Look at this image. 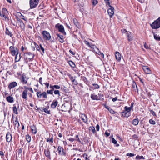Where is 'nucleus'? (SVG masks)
<instances>
[{
    "label": "nucleus",
    "mask_w": 160,
    "mask_h": 160,
    "mask_svg": "<svg viewBox=\"0 0 160 160\" xmlns=\"http://www.w3.org/2000/svg\"><path fill=\"white\" fill-rule=\"evenodd\" d=\"M43 111L45 112L46 113H48V114H50V110H48L47 109V108H43Z\"/></svg>",
    "instance_id": "obj_51"
},
{
    "label": "nucleus",
    "mask_w": 160,
    "mask_h": 160,
    "mask_svg": "<svg viewBox=\"0 0 160 160\" xmlns=\"http://www.w3.org/2000/svg\"><path fill=\"white\" fill-rule=\"evenodd\" d=\"M91 98L92 100H99L98 96L94 93L91 94Z\"/></svg>",
    "instance_id": "obj_18"
},
{
    "label": "nucleus",
    "mask_w": 160,
    "mask_h": 160,
    "mask_svg": "<svg viewBox=\"0 0 160 160\" xmlns=\"http://www.w3.org/2000/svg\"><path fill=\"white\" fill-rule=\"evenodd\" d=\"M105 3L106 5H108V6L110 7V6H111L110 4V2L108 0H105Z\"/></svg>",
    "instance_id": "obj_61"
},
{
    "label": "nucleus",
    "mask_w": 160,
    "mask_h": 160,
    "mask_svg": "<svg viewBox=\"0 0 160 160\" xmlns=\"http://www.w3.org/2000/svg\"><path fill=\"white\" fill-rule=\"evenodd\" d=\"M37 95L38 98H41L42 96L43 98H47V93L45 92H43L42 93H41L40 91L38 92H37Z\"/></svg>",
    "instance_id": "obj_9"
},
{
    "label": "nucleus",
    "mask_w": 160,
    "mask_h": 160,
    "mask_svg": "<svg viewBox=\"0 0 160 160\" xmlns=\"http://www.w3.org/2000/svg\"><path fill=\"white\" fill-rule=\"evenodd\" d=\"M9 50L12 56H14L17 54V53H18V50L16 47L10 46L9 48Z\"/></svg>",
    "instance_id": "obj_6"
},
{
    "label": "nucleus",
    "mask_w": 160,
    "mask_h": 160,
    "mask_svg": "<svg viewBox=\"0 0 160 160\" xmlns=\"http://www.w3.org/2000/svg\"><path fill=\"white\" fill-rule=\"evenodd\" d=\"M139 122L138 118L134 119L132 121V124L134 126H136L138 124Z\"/></svg>",
    "instance_id": "obj_25"
},
{
    "label": "nucleus",
    "mask_w": 160,
    "mask_h": 160,
    "mask_svg": "<svg viewBox=\"0 0 160 160\" xmlns=\"http://www.w3.org/2000/svg\"><path fill=\"white\" fill-rule=\"evenodd\" d=\"M5 33L7 35L9 36L10 37H11L12 35L7 28H6Z\"/></svg>",
    "instance_id": "obj_34"
},
{
    "label": "nucleus",
    "mask_w": 160,
    "mask_h": 160,
    "mask_svg": "<svg viewBox=\"0 0 160 160\" xmlns=\"http://www.w3.org/2000/svg\"><path fill=\"white\" fill-rule=\"evenodd\" d=\"M121 31L123 33H127L128 32L127 31V30L124 29H123L121 30Z\"/></svg>",
    "instance_id": "obj_62"
},
{
    "label": "nucleus",
    "mask_w": 160,
    "mask_h": 160,
    "mask_svg": "<svg viewBox=\"0 0 160 160\" xmlns=\"http://www.w3.org/2000/svg\"><path fill=\"white\" fill-rule=\"evenodd\" d=\"M103 106H104L105 108L107 109H109V107H108V106H107V104H104L103 105Z\"/></svg>",
    "instance_id": "obj_63"
},
{
    "label": "nucleus",
    "mask_w": 160,
    "mask_h": 160,
    "mask_svg": "<svg viewBox=\"0 0 160 160\" xmlns=\"http://www.w3.org/2000/svg\"><path fill=\"white\" fill-rule=\"evenodd\" d=\"M132 87L133 88H136L137 92H138V89H137V87L136 83L133 82L132 84Z\"/></svg>",
    "instance_id": "obj_50"
},
{
    "label": "nucleus",
    "mask_w": 160,
    "mask_h": 160,
    "mask_svg": "<svg viewBox=\"0 0 160 160\" xmlns=\"http://www.w3.org/2000/svg\"><path fill=\"white\" fill-rule=\"evenodd\" d=\"M68 140L69 141L72 142H73V141H74L75 140V139L72 138H69L68 139Z\"/></svg>",
    "instance_id": "obj_64"
},
{
    "label": "nucleus",
    "mask_w": 160,
    "mask_h": 160,
    "mask_svg": "<svg viewBox=\"0 0 160 160\" xmlns=\"http://www.w3.org/2000/svg\"><path fill=\"white\" fill-rule=\"evenodd\" d=\"M94 51L98 54L101 52L98 48H96V50H94Z\"/></svg>",
    "instance_id": "obj_58"
},
{
    "label": "nucleus",
    "mask_w": 160,
    "mask_h": 160,
    "mask_svg": "<svg viewBox=\"0 0 160 160\" xmlns=\"http://www.w3.org/2000/svg\"><path fill=\"white\" fill-rule=\"evenodd\" d=\"M149 123L152 125H155L156 123L152 119H150L149 120Z\"/></svg>",
    "instance_id": "obj_52"
},
{
    "label": "nucleus",
    "mask_w": 160,
    "mask_h": 160,
    "mask_svg": "<svg viewBox=\"0 0 160 160\" xmlns=\"http://www.w3.org/2000/svg\"><path fill=\"white\" fill-rule=\"evenodd\" d=\"M92 85L93 86L91 87V88L93 90L99 88V86L98 84L94 83L92 84Z\"/></svg>",
    "instance_id": "obj_33"
},
{
    "label": "nucleus",
    "mask_w": 160,
    "mask_h": 160,
    "mask_svg": "<svg viewBox=\"0 0 160 160\" xmlns=\"http://www.w3.org/2000/svg\"><path fill=\"white\" fill-rule=\"evenodd\" d=\"M151 26L153 29H157L160 27V18L154 21Z\"/></svg>",
    "instance_id": "obj_2"
},
{
    "label": "nucleus",
    "mask_w": 160,
    "mask_h": 160,
    "mask_svg": "<svg viewBox=\"0 0 160 160\" xmlns=\"http://www.w3.org/2000/svg\"><path fill=\"white\" fill-rule=\"evenodd\" d=\"M31 128L32 132L34 134H35L37 132V129L36 126L34 125H33L31 126Z\"/></svg>",
    "instance_id": "obj_24"
},
{
    "label": "nucleus",
    "mask_w": 160,
    "mask_h": 160,
    "mask_svg": "<svg viewBox=\"0 0 160 160\" xmlns=\"http://www.w3.org/2000/svg\"><path fill=\"white\" fill-rule=\"evenodd\" d=\"M81 78L85 83H87L88 82V81L86 77L84 76H82L81 77Z\"/></svg>",
    "instance_id": "obj_43"
},
{
    "label": "nucleus",
    "mask_w": 160,
    "mask_h": 160,
    "mask_svg": "<svg viewBox=\"0 0 160 160\" xmlns=\"http://www.w3.org/2000/svg\"><path fill=\"white\" fill-rule=\"evenodd\" d=\"M13 112L16 114H18V112H17V108H16V107L15 106H14L13 108Z\"/></svg>",
    "instance_id": "obj_45"
},
{
    "label": "nucleus",
    "mask_w": 160,
    "mask_h": 160,
    "mask_svg": "<svg viewBox=\"0 0 160 160\" xmlns=\"http://www.w3.org/2000/svg\"><path fill=\"white\" fill-rule=\"evenodd\" d=\"M110 8L108 10V12L110 17L111 18L114 13V8L111 6H110Z\"/></svg>",
    "instance_id": "obj_12"
},
{
    "label": "nucleus",
    "mask_w": 160,
    "mask_h": 160,
    "mask_svg": "<svg viewBox=\"0 0 160 160\" xmlns=\"http://www.w3.org/2000/svg\"><path fill=\"white\" fill-rule=\"evenodd\" d=\"M75 138H76V140L77 141H78L79 142H81V141L80 140L78 137V135H76Z\"/></svg>",
    "instance_id": "obj_59"
},
{
    "label": "nucleus",
    "mask_w": 160,
    "mask_h": 160,
    "mask_svg": "<svg viewBox=\"0 0 160 160\" xmlns=\"http://www.w3.org/2000/svg\"><path fill=\"white\" fill-rule=\"evenodd\" d=\"M42 34L44 39L49 40L51 39V37L48 32L45 30L43 31L42 32Z\"/></svg>",
    "instance_id": "obj_3"
},
{
    "label": "nucleus",
    "mask_w": 160,
    "mask_h": 160,
    "mask_svg": "<svg viewBox=\"0 0 160 160\" xmlns=\"http://www.w3.org/2000/svg\"><path fill=\"white\" fill-rule=\"evenodd\" d=\"M154 38L157 40H160V37H159V36L157 34H154Z\"/></svg>",
    "instance_id": "obj_42"
},
{
    "label": "nucleus",
    "mask_w": 160,
    "mask_h": 160,
    "mask_svg": "<svg viewBox=\"0 0 160 160\" xmlns=\"http://www.w3.org/2000/svg\"><path fill=\"white\" fill-rule=\"evenodd\" d=\"M23 87L25 89L22 92L21 97L22 98L27 100L28 91H29L32 93H33V91L31 88L28 87L26 86H24Z\"/></svg>",
    "instance_id": "obj_1"
},
{
    "label": "nucleus",
    "mask_w": 160,
    "mask_h": 160,
    "mask_svg": "<svg viewBox=\"0 0 160 160\" xmlns=\"http://www.w3.org/2000/svg\"><path fill=\"white\" fill-rule=\"evenodd\" d=\"M13 124L15 127H17L18 128L20 126V124L18 121V118H16L15 121L13 122Z\"/></svg>",
    "instance_id": "obj_28"
},
{
    "label": "nucleus",
    "mask_w": 160,
    "mask_h": 160,
    "mask_svg": "<svg viewBox=\"0 0 160 160\" xmlns=\"http://www.w3.org/2000/svg\"><path fill=\"white\" fill-rule=\"evenodd\" d=\"M124 110L127 112H130L131 110H132L130 107H128L127 106H125L124 108Z\"/></svg>",
    "instance_id": "obj_44"
},
{
    "label": "nucleus",
    "mask_w": 160,
    "mask_h": 160,
    "mask_svg": "<svg viewBox=\"0 0 160 160\" xmlns=\"http://www.w3.org/2000/svg\"><path fill=\"white\" fill-rule=\"evenodd\" d=\"M126 35L128 38V40L129 41H131L132 40V37L131 35V33L129 32H128L126 33Z\"/></svg>",
    "instance_id": "obj_21"
},
{
    "label": "nucleus",
    "mask_w": 160,
    "mask_h": 160,
    "mask_svg": "<svg viewBox=\"0 0 160 160\" xmlns=\"http://www.w3.org/2000/svg\"><path fill=\"white\" fill-rule=\"evenodd\" d=\"M53 90L51 89V90H48L47 91V93L48 94H52L53 93Z\"/></svg>",
    "instance_id": "obj_56"
},
{
    "label": "nucleus",
    "mask_w": 160,
    "mask_h": 160,
    "mask_svg": "<svg viewBox=\"0 0 160 160\" xmlns=\"http://www.w3.org/2000/svg\"><path fill=\"white\" fill-rule=\"evenodd\" d=\"M54 93L55 94H58L59 96L60 95L59 93V91L58 90H55L54 91Z\"/></svg>",
    "instance_id": "obj_57"
},
{
    "label": "nucleus",
    "mask_w": 160,
    "mask_h": 160,
    "mask_svg": "<svg viewBox=\"0 0 160 160\" xmlns=\"http://www.w3.org/2000/svg\"><path fill=\"white\" fill-rule=\"evenodd\" d=\"M6 138V141L7 142H9L11 141L12 139V137L11 134L10 132H8L7 133Z\"/></svg>",
    "instance_id": "obj_15"
},
{
    "label": "nucleus",
    "mask_w": 160,
    "mask_h": 160,
    "mask_svg": "<svg viewBox=\"0 0 160 160\" xmlns=\"http://www.w3.org/2000/svg\"><path fill=\"white\" fill-rule=\"evenodd\" d=\"M26 138L27 141L28 142H30L31 140V137L30 136H29V135H26Z\"/></svg>",
    "instance_id": "obj_40"
},
{
    "label": "nucleus",
    "mask_w": 160,
    "mask_h": 160,
    "mask_svg": "<svg viewBox=\"0 0 160 160\" xmlns=\"http://www.w3.org/2000/svg\"><path fill=\"white\" fill-rule=\"evenodd\" d=\"M112 142L114 144H117L116 145L117 147H118L119 146V144H117V141L116 140H115L114 138H112Z\"/></svg>",
    "instance_id": "obj_39"
},
{
    "label": "nucleus",
    "mask_w": 160,
    "mask_h": 160,
    "mask_svg": "<svg viewBox=\"0 0 160 160\" xmlns=\"http://www.w3.org/2000/svg\"><path fill=\"white\" fill-rule=\"evenodd\" d=\"M73 22L74 23V24L77 27H78V21L76 19H73Z\"/></svg>",
    "instance_id": "obj_49"
},
{
    "label": "nucleus",
    "mask_w": 160,
    "mask_h": 160,
    "mask_svg": "<svg viewBox=\"0 0 160 160\" xmlns=\"http://www.w3.org/2000/svg\"><path fill=\"white\" fill-rule=\"evenodd\" d=\"M136 159L137 160H140L141 159H144L145 158L142 156H139L137 155L136 157Z\"/></svg>",
    "instance_id": "obj_41"
},
{
    "label": "nucleus",
    "mask_w": 160,
    "mask_h": 160,
    "mask_svg": "<svg viewBox=\"0 0 160 160\" xmlns=\"http://www.w3.org/2000/svg\"><path fill=\"white\" fill-rule=\"evenodd\" d=\"M44 153L45 156L48 158L49 159H51V155L50 151H49V149L48 148L44 150Z\"/></svg>",
    "instance_id": "obj_14"
},
{
    "label": "nucleus",
    "mask_w": 160,
    "mask_h": 160,
    "mask_svg": "<svg viewBox=\"0 0 160 160\" xmlns=\"http://www.w3.org/2000/svg\"><path fill=\"white\" fill-rule=\"evenodd\" d=\"M53 137H52L50 138H47V142H50L52 143L53 142Z\"/></svg>",
    "instance_id": "obj_48"
},
{
    "label": "nucleus",
    "mask_w": 160,
    "mask_h": 160,
    "mask_svg": "<svg viewBox=\"0 0 160 160\" xmlns=\"http://www.w3.org/2000/svg\"><path fill=\"white\" fill-rule=\"evenodd\" d=\"M58 104V102L57 100H55L53 101L52 103L51 104V107L53 108H55Z\"/></svg>",
    "instance_id": "obj_23"
},
{
    "label": "nucleus",
    "mask_w": 160,
    "mask_h": 160,
    "mask_svg": "<svg viewBox=\"0 0 160 160\" xmlns=\"http://www.w3.org/2000/svg\"><path fill=\"white\" fill-rule=\"evenodd\" d=\"M115 58L118 61H120L121 59V54L118 52H116L115 53Z\"/></svg>",
    "instance_id": "obj_20"
},
{
    "label": "nucleus",
    "mask_w": 160,
    "mask_h": 160,
    "mask_svg": "<svg viewBox=\"0 0 160 160\" xmlns=\"http://www.w3.org/2000/svg\"><path fill=\"white\" fill-rule=\"evenodd\" d=\"M34 46L37 50L40 51V46H39L38 44L34 42Z\"/></svg>",
    "instance_id": "obj_47"
},
{
    "label": "nucleus",
    "mask_w": 160,
    "mask_h": 160,
    "mask_svg": "<svg viewBox=\"0 0 160 160\" xmlns=\"http://www.w3.org/2000/svg\"><path fill=\"white\" fill-rule=\"evenodd\" d=\"M20 15H19V17L21 19L25 20V21H27V18H25L21 13H19Z\"/></svg>",
    "instance_id": "obj_46"
},
{
    "label": "nucleus",
    "mask_w": 160,
    "mask_h": 160,
    "mask_svg": "<svg viewBox=\"0 0 160 160\" xmlns=\"http://www.w3.org/2000/svg\"><path fill=\"white\" fill-rule=\"evenodd\" d=\"M69 77L70 80L72 82L74 83V84L75 85H77V84L78 83L77 82V81L75 80V78L73 76H70Z\"/></svg>",
    "instance_id": "obj_32"
},
{
    "label": "nucleus",
    "mask_w": 160,
    "mask_h": 160,
    "mask_svg": "<svg viewBox=\"0 0 160 160\" xmlns=\"http://www.w3.org/2000/svg\"><path fill=\"white\" fill-rule=\"evenodd\" d=\"M18 21L20 23V27L21 29L22 30H24L25 29V25L22 21L20 19H19L18 20Z\"/></svg>",
    "instance_id": "obj_22"
},
{
    "label": "nucleus",
    "mask_w": 160,
    "mask_h": 160,
    "mask_svg": "<svg viewBox=\"0 0 160 160\" xmlns=\"http://www.w3.org/2000/svg\"><path fill=\"white\" fill-rule=\"evenodd\" d=\"M17 83L16 82H13L10 83L8 85V88L9 89H11L17 86Z\"/></svg>",
    "instance_id": "obj_16"
},
{
    "label": "nucleus",
    "mask_w": 160,
    "mask_h": 160,
    "mask_svg": "<svg viewBox=\"0 0 160 160\" xmlns=\"http://www.w3.org/2000/svg\"><path fill=\"white\" fill-rule=\"evenodd\" d=\"M127 155L130 157H132L133 156H135V154L130 152H128L127 154Z\"/></svg>",
    "instance_id": "obj_53"
},
{
    "label": "nucleus",
    "mask_w": 160,
    "mask_h": 160,
    "mask_svg": "<svg viewBox=\"0 0 160 160\" xmlns=\"http://www.w3.org/2000/svg\"><path fill=\"white\" fill-rule=\"evenodd\" d=\"M68 63L69 65L71 66V67L74 68L75 66V64L74 63L71 61H69L68 62Z\"/></svg>",
    "instance_id": "obj_38"
},
{
    "label": "nucleus",
    "mask_w": 160,
    "mask_h": 160,
    "mask_svg": "<svg viewBox=\"0 0 160 160\" xmlns=\"http://www.w3.org/2000/svg\"><path fill=\"white\" fill-rule=\"evenodd\" d=\"M92 3L93 5L95 6L97 4L98 1L97 0H93Z\"/></svg>",
    "instance_id": "obj_60"
},
{
    "label": "nucleus",
    "mask_w": 160,
    "mask_h": 160,
    "mask_svg": "<svg viewBox=\"0 0 160 160\" xmlns=\"http://www.w3.org/2000/svg\"><path fill=\"white\" fill-rule=\"evenodd\" d=\"M98 95L99 100L103 101L104 100L103 95L101 93H98Z\"/></svg>",
    "instance_id": "obj_36"
},
{
    "label": "nucleus",
    "mask_w": 160,
    "mask_h": 160,
    "mask_svg": "<svg viewBox=\"0 0 160 160\" xmlns=\"http://www.w3.org/2000/svg\"><path fill=\"white\" fill-rule=\"evenodd\" d=\"M19 53H17V54L16 55V56L15 58V60L16 62L19 61L21 58L20 57V54H19L18 55Z\"/></svg>",
    "instance_id": "obj_31"
},
{
    "label": "nucleus",
    "mask_w": 160,
    "mask_h": 160,
    "mask_svg": "<svg viewBox=\"0 0 160 160\" xmlns=\"http://www.w3.org/2000/svg\"><path fill=\"white\" fill-rule=\"evenodd\" d=\"M68 105L67 104H65V103L63 104L61 108H62L61 109V111L63 112H66L67 110V108H65L66 107H67Z\"/></svg>",
    "instance_id": "obj_29"
},
{
    "label": "nucleus",
    "mask_w": 160,
    "mask_h": 160,
    "mask_svg": "<svg viewBox=\"0 0 160 160\" xmlns=\"http://www.w3.org/2000/svg\"><path fill=\"white\" fill-rule=\"evenodd\" d=\"M50 88L54 90V88L56 89H59L60 88V87L58 85H54L53 86L50 85Z\"/></svg>",
    "instance_id": "obj_30"
},
{
    "label": "nucleus",
    "mask_w": 160,
    "mask_h": 160,
    "mask_svg": "<svg viewBox=\"0 0 160 160\" xmlns=\"http://www.w3.org/2000/svg\"><path fill=\"white\" fill-rule=\"evenodd\" d=\"M126 112L127 111L125 110L124 111L122 112L121 113L123 116L128 118L130 116L131 113H126Z\"/></svg>",
    "instance_id": "obj_26"
},
{
    "label": "nucleus",
    "mask_w": 160,
    "mask_h": 160,
    "mask_svg": "<svg viewBox=\"0 0 160 160\" xmlns=\"http://www.w3.org/2000/svg\"><path fill=\"white\" fill-rule=\"evenodd\" d=\"M55 28L58 29L59 32L62 33L64 35H66V33L65 32L64 29L62 25L58 23L55 25Z\"/></svg>",
    "instance_id": "obj_4"
},
{
    "label": "nucleus",
    "mask_w": 160,
    "mask_h": 160,
    "mask_svg": "<svg viewBox=\"0 0 160 160\" xmlns=\"http://www.w3.org/2000/svg\"><path fill=\"white\" fill-rule=\"evenodd\" d=\"M29 78H27L25 74H22L21 75L20 79L21 82L23 84H26L27 83L28 80Z\"/></svg>",
    "instance_id": "obj_7"
},
{
    "label": "nucleus",
    "mask_w": 160,
    "mask_h": 160,
    "mask_svg": "<svg viewBox=\"0 0 160 160\" xmlns=\"http://www.w3.org/2000/svg\"><path fill=\"white\" fill-rule=\"evenodd\" d=\"M85 43L88 46V47L91 48L92 49H93L94 51V50H96V48L97 47L94 45L92 44L91 43H89L88 42L85 40L84 41Z\"/></svg>",
    "instance_id": "obj_11"
},
{
    "label": "nucleus",
    "mask_w": 160,
    "mask_h": 160,
    "mask_svg": "<svg viewBox=\"0 0 160 160\" xmlns=\"http://www.w3.org/2000/svg\"><path fill=\"white\" fill-rule=\"evenodd\" d=\"M39 0H30L29 4L31 8L36 7L38 4Z\"/></svg>",
    "instance_id": "obj_5"
},
{
    "label": "nucleus",
    "mask_w": 160,
    "mask_h": 160,
    "mask_svg": "<svg viewBox=\"0 0 160 160\" xmlns=\"http://www.w3.org/2000/svg\"><path fill=\"white\" fill-rule=\"evenodd\" d=\"M58 153L59 155H66V152L64 151L63 148L61 146H59L57 148Z\"/></svg>",
    "instance_id": "obj_8"
},
{
    "label": "nucleus",
    "mask_w": 160,
    "mask_h": 160,
    "mask_svg": "<svg viewBox=\"0 0 160 160\" xmlns=\"http://www.w3.org/2000/svg\"><path fill=\"white\" fill-rule=\"evenodd\" d=\"M2 13H3V18H4L5 19L7 18L6 16L8 13V12L7 10L5 8H3L2 9Z\"/></svg>",
    "instance_id": "obj_19"
},
{
    "label": "nucleus",
    "mask_w": 160,
    "mask_h": 160,
    "mask_svg": "<svg viewBox=\"0 0 160 160\" xmlns=\"http://www.w3.org/2000/svg\"><path fill=\"white\" fill-rule=\"evenodd\" d=\"M56 35L57 36L58 38H59L58 40L60 42L63 43L64 42V40L63 39V37L62 35L58 33L56 34Z\"/></svg>",
    "instance_id": "obj_17"
},
{
    "label": "nucleus",
    "mask_w": 160,
    "mask_h": 160,
    "mask_svg": "<svg viewBox=\"0 0 160 160\" xmlns=\"http://www.w3.org/2000/svg\"><path fill=\"white\" fill-rule=\"evenodd\" d=\"M89 130H92V132L93 133H95L96 132V130H95V128L93 126L90 127L89 128Z\"/></svg>",
    "instance_id": "obj_37"
},
{
    "label": "nucleus",
    "mask_w": 160,
    "mask_h": 160,
    "mask_svg": "<svg viewBox=\"0 0 160 160\" xmlns=\"http://www.w3.org/2000/svg\"><path fill=\"white\" fill-rule=\"evenodd\" d=\"M80 117L84 123L86 124L88 123V118L86 115L84 114H81L80 115Z\"/></svg>",
    "instance_id": "obj_10"
},
{
    "label": "nucleus",
    "mask_w": 160,
    "mask_h": 160,
    "mask_svg": "<svg viewBox=\"0 0 160 160\" xmlns=\"http://www.w3.org/2000/svg\"><path fill=\"white\" fill-rule=\"evenodd\" d=\"M108 110L109 111L110 113L111 114H114L115 113V112L114 111V110H113L112 109L110 108Z\"/></svg>",
    "instance_id": "obj_54"
},
{
    "label": "nucleus",
    "mask_w": 160,
    "mask_h": 160,
    "mask_svg": "<svg viewBox=\"0 0 160 160\" xmlns=\"http://www.w3.org/2000/svg\"><path fill=\"white\" fill-rule=\"evenodd\" d=\"M6 100L8 102L11 103H12L13 102V98L10 96L7 97Z\"/></svg>",
    "instance_id": "obj_27"
},
{
    "label": "nucleus",
    "mask_w": 160,
    "mask_h": 160,
    "mask_svg": "<svg viewBox=\"0 0 160 160\" xmlns=\"http://www.w3.org/2000/svg\"><path fill=\"white\" fill-rule=\"evenodd\" d=\"M40 46V49H41V50L42 51V52L43 53H44V49L42 46L41 44H40L39 45Z\"/></svg>",
    "instance_id": "obj_55"
},
{
    "label": "nucleus",
    "mask_w": 160,
    "mask_h": 160,
    "mask_svg": "<svg viewBox=\"0 0 160 160\" xmlns=\"http://www.w3.org/2000/svg\"><path fill=\"white\" fill-rule=\"evenodd\" d=\"M142 69L146 74H150L151 73V71L149 68L147 66H143Z\"/></svg>",
    "instance_id": "obj_13"
},
{
    "label": "nucleus",
    "mask_w": 160,
    "mask_h": 160,
    "mask_svg": "<svg viewBox=\"0 0 160 160\" xmlns=\"http://www.w3.org/2000/svg\"><path fill=\"white\" fill-rule=\"evenodd\" d=\"M25 54H28L30 56L31 59L33 58L34 57V54H32L30 52H28L26 53Z\"/></svg>",
    "instance_id": "obj_35"
}]
</instances>
